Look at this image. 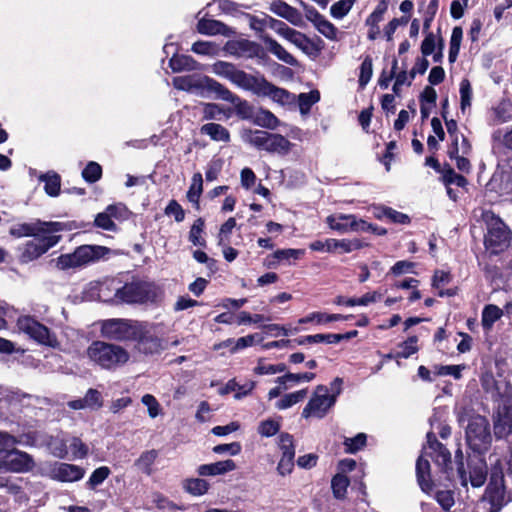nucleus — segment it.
Returning a JSON list of instances; mask_svg holds the SVG:
<instances>
[{"label": "nucleus", "instance_id": "nucleus-1", "mask_svg": "<svg viewBox=\"0 0 512 512\" xmlns=\"http://www.w3.org/2000/svg\"><path fill=\"white\" fill-rule=\"evenodd\" d=\"M455 413L460 425L467 423L465 436L470 448L479 453L487 450L492 440L488 420L467 406H456Z\"/></svg>", "mask_w": 512, "mask_h": 512}, {"label": "nucleus", "instance_id": "nucleus-2", "mask_svg": "<svg viewBox=\"0 0 512 512\" xmlns=\"http://www.w3.org/2000/svg\"><path fill=\"white\" fill-rule=\"evenodd\" d=\"M86 355L93 364L108 371H115L130 360V353L126 348L100 340L93 341L88 346Z\"/></svg>", "mask_w": 512, "mask_h": 512}, {"label": "nucleus", "instance_id": "nucleus-3", "mask_svg": "<svg viewBox=\"0 0 512 512\" xmlns=\"http://www.w3.org/2000/svg\"><path fill=\"white\" fill-rule=\"evenodd\" d=\"M489 462L491 465L490 483L481 503L484 506L490 505L488 512H499L506 504L503 464L496 451L489 456Z\"/></svg>", "mask_w": 512, "mask_h": 512}, {"label": "nucleus", "instance_id": "nucleus-4", "mask_svg": "<svg viewBox=\"0 0 512 512\" xmlns=\"http://www.w3.org/2000/svg\"><path fill=\"white\" fill-rule=\"evenodd\" d=\"M110 253L111 250L105 246L82 245L72 253L60 255L56 260V266L61 270L78 268L104 258Z\"/></svg>", "mask_w": 512, "mask_h": 512}, {"label": "nucleus", "instance_id": "nucleus-5", "mask_svg": "<svg viewBox=\"0 0 512 512\" xmlns=\"http://www.w3.org/2000/svg\"><path fill=\"white\" fill-rule=\"evenodd\" d=\"M244 140L252 146L269 153L286 155L292 148V143L284 136L262 130H248L244 133Z\"/></svg>", "mask_w": 512, "mask_h": 512}, {"label": "nucleus", "instance_id": "nucleus-6", "mask_svg": "<svg viewBox=\"0 0 512 512\" xmlns=\"http://www.w3.org/2000/svg\"><path fill=\"white\" fill-rule=\"evenodd\" d=\"M18 329L35 342L53 349L61 350L57 336L47 326L31 316H21L17 320Z\"/></svg>", "mask_w": 512, "mask_h": 512}, {"label": "nucleus", "instance_id": "nucleus-7", "mask_svg": "<svg viewBox=\"0 0 512 512\" xmlns=\"http://www.w3.org/2000/svg\"><path fill=\"white\" fill-rule=\"evenodd\" d=\"M173 85L178 90L199 96H205L206 93H213L214 97H216L222 84L208 76L191 74L174 77Z\"/></svg>", "mask_w": 512, "mask_h": 512}, {"label": "nucleus", "instance_id": "nucleus-8", "mask_svg": "<svg viewBox=\"0 0 512 512\" xmlns=\"http://www.w3.org/2000/svg\"><path fill=\"white\" fill-rule=\"evenodd\" d=\"M139 322L129 319H107L101 322L100 332L104 338L112 341H133Z\"/></svg>", "mask_w": 512, "mask_h": 512}, {"label": "nucleus", "instance_id": "nucleus-9", "mask_svg": "<svg viewBox=\"0 0 512 512\" xmlns=\"http://www.w3.org/2000/svg\"><path fill=\"white\" fill-rule=\"evenodd\" d=\"M56 232H42V235L34 236L33 239L27 241L21 248L20 261L28 263L38 259L45 254L50 248L54 247L61 236Z\"/></svg>", "mask_w": 512, "mask_h": 512}, {"label": "nucleus", "instance_id": "nucleus-10", "mask_svg": "<svg viewBox=\"0 0 512 512\" xmlns=\"http://www.w3.org/2000/svg\"><path fill=\"white\" fill-rule=\"evenodd\" d=\"M510 233L504 222L492 216L487 222V233L484 244L491 253L497 254L504 250L509 244Z\"/></svg>", "mask_w": 512, "mask_h": 512}, {"label": "nucleus", "instance_id": "nucleus-11", "mask_svg": "<svg viewBox=\"0 0 512 512\" xmlns=\"http://www.w3.org/2000/svg\"><path fill=\"white\" fill-rule=\"evenodd\" d=\"M335 403V395L329 394L328 387L324 385H318L315 388L311 399L304 407L302 416L304 418H323Z\"/></svg>", "mask_w": 512, "mask_h": 512}, {"label": "nucleus", "instance_id": "nucleus-12", "mask_svg": "<svg viewBox=\"0 0 512 512\" xmlns=\"http://www.w3.org/2000/svg\"><path fill=\"white\" fill-rule=\"evenodd\" d=\"M211 72L221 78L230 81L235 86L249 91L255 75L248 74L238 69L233 63L216 61L211 65Z\"/></svg>", "mask_w": 512, "mask_h": 512}, {"label": "nucleus", "instance_id": "nucleus-13", "mask_svg": "<svg viewBox=\"0 0 512 512\" xmlns=\"http://www.w3.org/2000/svg\"><path fill=\"white\" fill-rule=\"evenodd\" d=\"M137 330L133 341L136 342L135 349L138 352L152 355L164 350V341L156 335L154 326L139 322Z\"/></svg>", "mask_w": 512, "mask_h": 512}, {"label": "nucleus", "instance_id": "nucleus-14", "mask_svg": "<svg viewBox=\"0 0 512 512\" xmlns=\"http://www.w3.org/2000/svg\"><path fill=\"white\" fill-rule=\"evenodd\" d=\"M327 225L340 234L349 232H366L370 229L375 231L373 224L357 218L353 214L335 213L326 218Z\"/></svg>", "mask_w": 512, "mask_h": 512}, {"label": "nucleus", "instance_id": "nucleus-15", "mask_svg": "<svg viewBox=\"0 0 512 512\" xmlns=\"http://www.w3.org/2000/svg\"><path fill=\"white\" fill-rule=\"evenodd\" d=\"M34 466L32 457L18 449L0 448V469L9 472L22 473Z\"/></svg>", "mask_w": 512, "mask_h": 512}, {"label": "nucleus", "instance_id": "nucleus-16", "mask_svg": "<svg viewBox=\"0 0 512 512\" xmlns=\"http://www.w3.org/2000/svg\"><path fill=\"white\" fill-rule=\"evenodd\" d=\"M116 298L126 303L152 301L156 294L153 286L145 282H132L116 290Z\"/></svg>", "mask_w": 512, "mask_h": 512}, {"label": "nucleus", "instance_id": "nucleus-17", "mask_svg": "<svg viewBox=\"0 0 512 512\" xmlns=\"http://www.w3.org/2000/svg\"><path fill=\"white\" fill-rule=\"evenodd\" d=\"M494 435L497 439L506 438L512 432V398L504 397L493 415Z\"/></svg>", "mask_w": 512, "mask_h": 512}, {"label": "nucleus", "instance_id": "nucleus-18", "mask_svg": "<svg viewBox=\"0 0 512 512\" xmlns=\"http://www.w3.org/2000/svg\"><path fill=\"white\" fill-rule=\"evenodd\" d=\"M249 91L258 96L269 97L282 105L290 103L293 99L291 93L268 82L263 76H255Z\"/></svg>", "mask_w": 512, "mask_h": 512}, {"label": "nucleus", "instance_id": "nucleus-19", "mask_svg": "<svg viewBox=\"0 0 512 512\" xmlns=\"http://www.w3.org/2000/svg\"><path fill=\"white\" fill-rule=\"evenodd\" d=\"M64 225L60 222H42L35 221L32 223H22L13 226L10 229V234L14 237H34L42 235V232H59L63 230Z\"/></svg>", "mask_w": 512, "mask_h": 512}, {"label": "nucleus", "instance_id": "nucleus-20", "mask_svg": "<svg viewBox=\"0 0 512 512\" xmlns=\"http://www.w3.org/2000/svg\"><path fill=\"white\" fill-rule=\"evenodd\" d=\"M363 244L358 239H333L329 238L325 241L316 240L309 244V248L313 251L319 252H340V253H350L354 250L361 249Z\"/></svg>", "mask_w": 512, "mask_h": 512}, {"label": "nucleus", "instance_id": "nucleus-21", "mask_svg": "<svg viewBox=\"0 0 512 512\" xmlns=\"http://www.w3.org/2000/svg\"><path fill=\"white\" fill-rule=\"evenodd\" d=\"M489 186L500 195L512 193V159L498 164Z\"/></svg>", "mask_w": 512, "mask_h": 512}, {"label": "nucleus", "instance_id": "nucleus-22", "mask_svg": "<svg viewBox=\"0 0 512 512\" xmlns=\"http://www.w3.org/2000/svg\"><path fill=\"white\" fill-rule=\"evenodd\" d=\"M299 2L305 10L306 18L314 25L317 31L327 39L337 41L339 32L334 24L328 21L314 7L306 5L302 0H299Z\"/></svg>", "mask_w": 512, "mask_h": 512}, {"label": "nucleus", "instance_id": "nucleus-23", "mask_svg": "<svg viewBox=\"0 0 512 512\" xmlns=\"http://www.w3.org/2000/svg\"><path fill=\"white\" fill-rule=\"evenodd\" d=\"M279 448L282 456L277 466L280 475L285 476L292 472L294 467L295 448L293 445V437L288 433H282L279 436Z\"/></svg>", "mask_w": 512, "mask_h": 512}, {"label": "nucleus", "instance_id": "nucleus-24", "mask_svg": "<svg viewBox=\"0 0 512 512\" xmlns=\"http://www.w3.org/2000/svg\"><path fill=\"white\" fill-rule=\"evenodd\" d=\"M85 470L77 465L57 462L49 471V476L61 482H75L83 478Z\"/></svg>", "mask_w": 512, "mask_h": 512}, {"label": "nucleus", "instance_id": "nucleus-25", "mask_svg": "<svg viewBox=\"0 0 512 512\" xmlns=\"http://www.w3.org/2000/svg\"><path fill=\"white\" fill-rule=\"evenodd\" d=\"M215 98L233 104L237 115L243 119H248L254 116L252 113V107L248 101L241 99L223 84L221 85V88Z\"/></svg>", "mask_w": 512, "mask_h": 512}, {"label": "nucleus", "instance_id": "nucleus-26", "mask_svg": "<svg viewBox=\"0 0 512 512\" xmlns=\"http://www.w3.org/2000/svg\"><path fill=\"white\" fill-rule=\"evenodd\" d=\"M425 453L428 454L434 462L439 466L446 467L451 463L450 452L441 444L433 433L427 434V447H425Z\"/></svg>", "mask_w": 512, "mask_h": 512}, {"label": "nucleus", "instance_id": "nucleus-27", "mask_svg": "<svg viewBox=\"0 0 512 512\" xmlns=\"http://www.w3.org/2000/svg\"><path fill=\"white\" fill-rule=\"evenodd\" d=\"M224 49L236 57L253 58L259 54L260 46L253 41L241 39L227 42Z\"/></svg>", "mask_w": 512, "mask_h": 512}, {"label": "nucleus", "instance_id": "nucleus-28", "mask_svg": "<svg viewBox=\"0 0 512 512\" xmlns=\"http://www.w3.org/2000/svg\"><path fill=\"white\" fill-rule=\"evenodd\" d=\"M269 10L295 26H299L302 23V14L296 8L282 0H275L271 2Z\"/></svg>", "mask_w": 512, "mask_h": 512}, {"label": "nucleus", "instance_id": "nucleus-29", "mask_svg": "<svg viewBox=\"0 0 512 512\" xmlns=\"http://www.w3.org/2000/svg\"><path fill=\"white\" fill-rule=\"evenodd\" d=\"M278 35H280L290 43L294 44L297 48H299L305 53H308L310 49L313 47V43L308 37H306L305 34L293 28H290L287 24L283 28L281 33H279Z\"/></svg>", "mask_w": 512, "mask_h": 512}, {"label": "nucleus", "instance_id": "nucleus-30", "mask_svg": "<svg viewBox=\"0 0 512 512\" xmlns=\"http://www.w3.org/2000/svg\"><path fill=\"white\" fill-rule=\"evenodd\" d=\"M197 30L203 35H223L229 36L232 33L224 23L214 19H200L197 23Z\"/></svg>", "mask_w": 512, "mask_h": 512}, {"label": "nucleus", "instance_id": "nucleus-31", "mask_svg": "<svg viewBox=\"0 0 512 512\" xmlns=\"http://www.w3.org/2000/svg\"><path fill=\"white\" fill-rule=\"evenodd\" d=\"M236 469V464L233 460L227 459L223 461H218L211 464H203L200 465L197 469V472L200 476H216L222 475L227 472L233 471Z\"/></svg>", "mask_w": 512, "mask_h": 512}, {"label": "nucleus", "instance_id": "nucleus-32", "mask_svg": "<svg viewBox=\"0 0 512 512\" xmlns=\"http://www.w3.org/2000/svg\"><path fill=\"white\" fill-rule=\"evenodd\" d=\"M261 40L265 44L267 50L276 56L280 61L289 65H296L297 60L288 51L284 49L276 40L268 35H261Z\"/></svg>", "mask_w": 512, "mask_h": 512}, {"label": "nucleus", "instance_id": "nucleus-33", "mask_svg": "<svg viewBox=\"0 0 512 512\" xmlns=\"http://www.w3.org/2000/svg\"><path fill=\"white\" fill-rule=\"evenodd\" d=\"M416 475L419 486L422 491L429 493L432 489V483L430 479V463L423 456H420L416 463Z\"/></svg>", "mask_w": 512, "mask_h": 512}, {"label": "nucleus", "instance_id": "nucleus-34", "mask_svg": "<svg viewBox=\"0 0 512 512\" xmlns=\"http://www.w3.org/2000/svg\"><path fill=\"white\" fill-rule=\"evenodd\" d=\"M503 310L497 305H485L481 314V325L486 333H489L493 325L502 318Z\"/></svg>", "mask_w": 512, "mask_h": 512}, {"label": "nucleus", "instance_id": "nucleus-35", "mask_svg": "<svg viewBox=\"0 0 512 512\" xmlns=\"http://www.w3.org/2000/svg\"><path fill=\"white\" fill-rule=\"evenodd\" d=\"M256 383L254 381H247L243 385H240L236 382V380L232 379L229 380L226 385L220 389V394L225 395L230 392H236L235 393V399H241L247 395H249L252 390L255 388Z\"/></svg>", "mask_w": 512, "mask_h": 512}, {"label": "nucleus", "instance_id": "nucleus-36", "mask_svg": "<svg viewBox=\"0 0 512 512\" xmlns=\"http://www.w3.org/2000/svg\"><path fill=\"white\" fill-rule=\"evenodd\" d=\"M200 132L214 141L228 142L230 140L229 131L218 123H207L201 127Z\"/></svg>", "mask_w": 512, "mask_h": 512}, {"label": "nucleus", "instance_id": "nucleus-37", "mask_svg": "<svg viewBox=\"0 0 512 512\" xmlns=\"http://www.w3.org/2000/svg\"><path fill=\"white\" fill-rule=\"evenodd\" d=\"M169 66L174 72L192 71L199 68L198 62L188 55H173L169 60Z\"/></svg>", "mask_w": 512, "mask_h": 512}, {"label": "nucleus", "instance_id": "nucleus-38", "mask_svg": "<svg viewBox=\"0 0 512 512\" xmlns=\"http://www.w3.org/2000/svg\"><path fill=\"white\" fill-rule=\"evenodd\" d=\"M351 316H345L341 314H327L322 312H313L303 318L299 319V324H306L314 322L316 324H325L332 321L348 320Z\"/></svg>", "mask_w": 512, "mask_h": 512}, {"label": "nucleus", "instance_id": "nucleus-39", "mask_svg": "<svg viewBox=\"0 0 512 512\" xmlns=\"http://www.w3.org/2000/svg\"><path fill=\"white\" fill-rule=\"evenodd\" d=\"M253 122L255 125L274 130L280 122L278 118L269 110L260 109L253 116Z\"/></svg>", "mask_w": 512, "mask_h": 512}, {"label": "nucleus", "instance_id": "nucleus-40", "mask_svg": "<svg viewBox=\"0 0 512 512\" xmlns=\"http://www.w3.org/2000/svg\"><path fill=\"white\" fill-rule=\"evenodd\" d=\"M39 180L44 182V190L49 196L55 197L59 195L61 178L57 173L48 172L46 174H42L40 175Z\"/></svg>", "mask_w": 512, "mask_h": 512}, {"label": "nucleus", "instance_id": "nucleus-41", "mask_svg": "<svg viewBox=\"0 0 512 512\" xmlns=\"http://www.w3.org/2000/svg\"><path fill=\"white\" fill-rule=\"evenodd\" d=\"M380 298V294L377 292L366 293L360 298L346 299L342 296L336 298V304L346 306H367L370 303L376 302Z\"/></svg>", "mask_w": 512, "mask_h": 512}, {"label": "nucleus", "instance_id": "nucleus-42", "mask_svg": "<svg viewBox=\"0 0 512 512\" xmlns=\"http://www.w3.org/2000/svg\"><path fill=\"white\" fill-rule=\"evenodd\" d=\"M183 489L193 496H202L207 493L209 484L201 478H189L184 480Z\"/></svg>", "mask_w": 512, "mask_h": 512}, {"label": "nucleus", "instance_id": "nucleus-43", "mask_svg": "<svg viewBox=\"0 0 512 512\" xmlns=\"http://www.w3.org/2000/svg\"><path fill=\"white\" fill-rule=\"evenodd\" d=\"M307 396V389H302L289 394H285L280 400L275 403L278 410H285L293 405L303 401Z\"/></svg>", "mask_w": 512, "mask_h": 512}, {"label": "nucleus", "instance_id": "nucleus-44", "mask_svg": "<svg viewBox=\"0 0 512 512\" xmlns=\"http://www.w3.org/2000/svg\"><path fill=\"white\" fill-rule=\"evenodd\" d=\"M487 479V467L486 464L480 462L470 468L469 481L472 487H481Z\"/></svg>", "mask_w": 512, "mask_h": 512}, {"label": "nucleus", "instance_id": "nucleus-45", "mask_svg": "<svg viewBox=\"0 0 512 512\" xmlns=\"http://www.w3.org/2000/svg\"><path fill=\"white\" fill-rule=\"evenodd\" d=\"M205 227L204 220L202 218H198L193 223L190 232H189V241L195 246H206V241L202 237V233Z\"/></svg>", "mask_w": 512, "mask_h": 512}, {"label": "nucleus", "instance_id": "nucleus-46", "mask_svg": "<svg viewBox=\"0 0 512 512\" xmlns=\"http://www.w3.org/2000/svg\"><path fill=\"white\" fill-rule=\"evenodd\" d=\"M296 342L298 345L315 344L321 342L334 344L339 342V338L335 337L334 334H315L298 338Z\"/></svg>", "mask_w": 512, "mask_h": 512}, {"label": "nucleus", "instance_id": "nucleus-47", "mask_svg": "<svg viewBox=\"0 0 512 512\" xmlns=\"http://www.w3.org/2000/svg\"><path fill=\"white\" fill-rule=\"evenodd\" d=\"M158 457V452L154 449L143 452L138 460L136 461V465L147 475H151L152 473V465Z\"/></svg>", "mask_w": 512, "mask_h": 512}, {"label": "nucleus", "instance_id": "nucleus-48", "mask_svg": "<svg viewBox=\"0 0 512 512\" xmlns=\"http://www.w3.org/2000/svg\"><path fill=\"white\" fill-rule=\"evenodd\" d=\"M191 50L199 55L216 56L219 53V46L210 41H197L193 43Z\"/></svg>", "mask_w": 512, "mask_h": 512}, {"label": "nucleus", "instance_id": "nucleus-49", "mask_svg": "<svg viewBox=\"0 0 512 512\" xmlns=\"http://www.w3.org/2000/svg\"><path fill=\"white\" fill-rule=\"evenodd\" d=\"M34 442L35 437L30 434L17 438L7 432L0 431V445L3 446H14L16 444H33Z\"/></svg>", "mask_w": 512, "mask_h": 512}, {"label": "nucleus", "instance_id": "nucleus-50", "mask_svg": "<svg viewBox=\"0 0 512 512\" xmlns=\"http://www.w3.org/2000/svg\"><path fill=\"white\" fill-rule=\"evenodd\" d=\"M298 98L300 111L302 114H306L312 105L319 101L320 93L317 90H313L309 93H301Z\"/></svg>", "mask_w": 512, "mask_h": 512}, {"label": "nucleus", "instance_id": "nucleus-51", "mask_svg": "<svg viewBox=\"0 0 512 512\" xmlns=\"http://www.w3.org/2000/svg\"><path fill=\"white\" fill-rule=\"evenodd\" d=\"M203 190V179L201 173H195L192 177L191 186L187 192V198L192 203H198Z\"/></svg>", "mask_w": 512, "mask_h": 512}, {"label": "nucleus", "instance_id": "nucleus-52", "mask_svg": "<svg viewBox=\"0 0 512 512\" xmlns=\"http://www.w3.org/2000/svg\"><path fill=\"white\" fill-rule=\"evenodd\" d=\"M349 479L344 474H337L331 481L333 494L336 498H343L346 494Z\"/></svg>", "mask_w": 512, "mask_h": 512}, {"label": "nucleus", "instance_id": "nucleus-53", "mask_svg": "<svg viewBox=\"0 0 512 512\" xmlns=\"http://www.w3.org/2000/svg\"><path fill=\"white\" fill-rule=\"evenodd\" d=\"M355 0H339L330 8L331 15L336 19H342L352 9Z\"/></svg>", "mask_w": 512, "mask_h": 512}, {"label": "nucleus", "instance_id": "nucleus-54", "mask_svg": "<svg viewBox=\"0 0 512 512\" xmlns=\"http://www.w3.org/2000/svg\"><path fill=\"white\" fill-rule=\"evenodd\" d=\"M460 100L461 111L464 113L471 106L472 101V88L468 79L460 82Z\"/></svg>", "mask_w": 512, "mask_h": 512}, {"label": "nucleus", "instance_id": "nucleus-55", "mask_svg": "<svg viewBox=\"0 0 512 512\" xmlns=\"http://www.w3.org/2000/svg\"><path fill=\"white\" fill-rule=\"evenodd\" d=\"M236 227V220L230 217L224 224L221 225L218 234V244L220 246H226L230 242V235L233 229Z\"/></svg>", "mask_w": 512, "mask_h": 512}, {"label": "nucleus", "instance_id": "nucleus-56", "mask_svg": "<svg viewBox=\"0 0 512 512\" xmlns=\"http://www.w3.org/2000/svg\"><path fill=\"white\" fill-rule=\"evenodd\" d=\"M101 175L102 168L97 162L94 161L89 162L82 171V177L89 183L98 181L101 178Z\"/></svg>", "mask_w": 512, "mask_h": 512}, {"label": "nucleus", "instance_id": "nucleus-57", "mask_svg": "<svg viewBox=\"0 0 512 512\" xmlns=\"http://www.w3.org/2000/svg\"><path fill=\"white\" fill-rule=\"evenodd\" d=\"M418 339L416 336L409 337L406 341L400 344V351L397 352L396 356L399 358H408L418 351L417 346Z\"/></svg>", "mask_w": 512, "mask_h": 512}, {"label": "nucleus", "instance_id": "nucleus-58", "mask_svg": "<svg viewBox=\"0 0 512 512\" xmlns=\"http://www.w3.org/2000/svg\"><path fill=\"white\" fill-rule=\"evenodd\" d=\"M387 8V2L385 0L380 1L375 10L367 18L366 24L371 26L372 28L375 27L378 29V24L379 22L382 21L383 15L386 12Z\"/></svg>", "mask_w": 512, "mask_h": 512}, {"label": "nucleus", "instance_id": "nucleus-59", "mask_svg": "<svg viewBox=\"0 0 512 512\" xmlns=\"http://www.w3.org/2000/svg\"><path fill=\"white\" fill-rule=\"evenodd\" d=\"M435 499L445 511H449L455 504L454 494L451 490H438Z\"/></svg>", "mask_w": 512, "mask_h": 512}, {"label": "nucleus", "instance_id": "nucleus-60", "mask_svg": "<svg viewBox=\"0 0 512 512\" xmlns=\"http://www.w3.org/2000/svg\"><path fill=\"white\" fill-rule=\"evenodd\" d=\"M110 475V469L106 466H102L97 468L91 474L87 484L90 488H95L96 486L102 484Z\"/></svg>", "mask_w": 512, "mask_h": 512}, {"label": "nucleus", "instance_id": "nucleus-61", "mask_svg": "<svg viewBox=\"0 0 512 512\" xmlns=\"http://www.w3.org/2000/svg\"><path fill=\"white\" fill-rule=\"evenodd\" d=\"M366 434L359 433L353 438H346L344 441L347 452L356 453L361 448H363L366 444Z\"/></svg>", "mask_w": 512, "mask_h": 512}, {"label": "nucleus", "instance_id": "nucleus-62", "mask_svg": "<svg viewBox=\"0 0 512 512\" xmlns=\"http://www.w3.org/2000/svg\"><path fill=\"white\" fill-rule=\"evenodd\" d=\"M141 402L147 407L148 415L151 418H156L161 413V406L157 399L151 394L142 396Z\"/></svg>", "mask_w": 512, "mask_h": 512}, {"label": "nucleus", "instance_id": "nucleus-63", "mask_svg": "<svg viewBox=\"0 0 512 512\" xmlns=\"http://www.w3.org/2000/svg\"><path fill=\"white\" fill-rule=\"evenodd\" d=\"M224 114V110L215 103L203 104V119L206 120H220Z\"/></svg>", "mask_w": 512, "mask_h": 512}, {"label": "nucleus", "instance_id": "nucleus-64", "mask_svg": "<svg viewBox=\"0 0 512 512\" xmlns=\"http://www.w3.org/2000/svg\"><path fill=\"white\" fill-rule=\"evenodd\" d=\"M68 446L72 450L75 458H84L88 453V447L78 438L72 437L67 440Z\"/></svg>", "mask_w": 512, "mask_h": 512}]
</instances>
